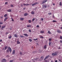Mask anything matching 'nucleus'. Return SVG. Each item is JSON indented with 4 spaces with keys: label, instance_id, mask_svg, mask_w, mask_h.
I'll return each mask as SVG.
<instances>
[{
    "label": "nucleus",
    "instance_id": "1",
    "mask_svg": "<svg viewBox=\"0 0 62 62\" xmlns=\"http://www.w3.org/2000/svg\"><path fill=\"white\" fill-rule=\"evenodd\" d=\"M57 54V52H55V53H52V55H53L54 56H55Z\"/></svg>",
    "mask_w": 62,
    "mask_h": 62
},
{
    "label": "nucleus",
    "instance_id": "2",
    "mask_svg": "<svg viewBox=\"0 0 62 62\" xmlns=\"http://www.w3.org/2000/svg\"><path fill=\"white\" fill-rule=\"evenodd\" d=\"M2 62H7V60L5 59H4L2 60Z\"/></svg>",
    "mask_w": 62,
    "mask_h": 62
},
{
    "label": "nucleus",
    "instance_id": "3",
    "mask_svg": "<svg viewBox=\"0 0 62 62\" xmlns=\"http://www.w3.org/2000/svg\"><path fill=\"white\" fill-rule=\"evenodd\" d=\"M43 2H42V4H44V3H45V2H47V0H43Z\"/></svg>",
    "mask_w": 62,
    "mask_h": 62
},
{
    "label": "nucleus",
    "instance_id": "4",
    "mask_svg": "<svg viewBox=\"0 0 62 62\" xmlns=\"http://www.w3.org/2000/svg\"><path fill=\"white\" fill-rule=\"evenodd\" d=\"M8 49H9L10 52V53H11V51H12V50H11V48L10 47H9L8 48Z\"/></svg>",
    "mask_w": 62,
    "mask_h": 62
},
{
    "label": "nucleus",
    "instance_id": "5",
    "mask_svg": "<svg viewBox=\"0 0 62 62\" xmlns=\"http://www.w3.org/2000/svg\"><path fill=\"white\" fill-rule=\"evenodd\" d=\"M42 7L43 8H47V6L46 5H43Z\"/></svg>",
    "mask_w": 62,
    "mask_h": 62
},
{
    "label": "nucleus",
    "instance_id": "6",
    "mask_svg": "<svg viewBox=\"0 0 62 62\" xmlns=\"http://www.w3.org/2000/svg\"><path fill=\"white\" fill-rule=\"evenodd\" d=\"M49 57V55H48V56H47L44 59V60H45L46 59H47V58H48Z\"/></svg>",
    "mask_w": 62,
    "mask_h": 62
},
{
    "label": "nucleus",
    "instance_id": "7",
    "mask_svg": "<svg viewBox=\"0 0 62 62\" xmlns=\"http://www.w3.org/2000/svg\"><path fill=\"white\" fill-rule=\"evenodd\" d=\"M57 33H61V31L60 30H57Z\"/></svg>",
    "mask_w": 62,
    "mask_h": 62
},
{
    "label": "nucleus",
    "instance_id": "8",
    "mask_svg": "<svg viewBox=\"0 0 62 62\" xmlns=\"http://www.w3.org/2000/svg\"><path fill=\"white\" fill-rule=\"evenodd\" d=\"M6 27V26H3L2 27L1 29H3L4 28H5Z\"/></svg>",
    "mask_w": 62,
    "mask_h": 62
},
{
    "label": "nucleus",
    "instance_id": "9",
    "mask_svg": "<svg viewBox=\"0 0 62 62\" xmlns=\"http://www.w3.org/2000/svg\"><path fill=\"white\" fill-rule=\"evenodd\" d=\"M23 5H24V6H29L30 4H25L24 3L23 4Z\"/></svg>",
    "mask_w": 62,
    "mask_h": 62
},
{
    "label": "nucleus",
    "instance_id": "10",
    "mask_svg": "<svg viewBox=\"0 0 62 62\" xmlns=\"http://www.w3.org/2000/svg\"><path fill=\"white\" fill-rule=\"evenodd\" d=\"M38 4L37 2H36L35 3H34L32 4V6H35V5H36V4Z\"/></svg>",
    "mask_w": 62,
    "mask_h": 62
},
{
    "label": "nucleus",
    "instance_id": "11",
    "mask_svg": "<svg viewBox=\"0 0 62 62\" xmlns=\"http://www.w3.org/2000/svg\"><path fill=\"white\" fill-rule=\"evenodd\" d=\"M17 44H20V43H21L19 42V41L18 40L16 42Z\"/></svg>",
    "mask_w": 62,
    "mask_h": 62
},
{
    "label": "nucleus",
    "instance_id": "12",
    "mask_svg": "<svg viewBox=\"0 0 62 62\" xmlns=\"http://www.w3.org/2000/svg\"><path fill=\"white\" fill-rule=\"evenodd\" d=\"M40 33H44V31H40Z\"/></svg>",
    "mask_w": 62,
    "mask_h": 62
},
{
    "label": "nucleus",
    "instance_id": "13",
    "mask_svg": "<svg viewBox=\"0 0 62 62\" xmlns=\"http://www.w3.org/2000/svg\"><path fill=\"white\" fill-rule=\"evenodd\" d=\"M8 18V17H6L4 19V22H6V20H7Z\"/></svg>",
    "mask_w": 62,
    "mask_h": 62
},
{
    "label": "nucleus",
    "instance_id": "14",
    "mask_svg": "<svg viewBox=\"0 0 62 62\" xmlns=\"http://www.w3.org/2000/svg\"><path fill=\"white\" fill-rule=\"evenodd\" d=\"M14 36L15 37H16V38H17L18 37V36L16 34H15L14 35Z\"/></svg>",
    "mask_w": 62,
    "mask_h": 62
},
{
    "label": "nucleus",
    "instance_id": "15",
    "mask_svg": "<svg viewBox=\"0 0 62 62\" xmlns=\"http://www.w3.org/2000/svg\"><path fill=\"white\" fill-rule=\"evenodd\" d=\"M7 11V12H11V10L10 9H8Z\"/></svg>",
    "mask_w": 62,
    "mask_h": 62
},
{
    "label": "nucleus",
    "instance_id": "16",
    "mask_svg": "<svg viewBox=\"0 0 62 62\" xmlns=\"http://www.w3.org/2000/svg\"><path fill=\"white\" fill-rule=\"evenodd\" d=\"M20 20H21V21H23V20H24V18H21L20 19Z\"/></svg>",
    "mask_w": 62,
    "mask_h": 62
},
{
    "label": "nucleus",
    "instance_id": "17",
    "mask_svg": "<svg viewBox=\"0 0 62 62\" xmlns=\"http://www.w3.org/2000/svg\"><path fill=\"white\" fill-rule=\"evenodd\" d=\"M31 14H34L35 13V12H34V11H31Z\"/></svg>",
    "mask_w": 62,
    "mask_h": 62
},
{
    "label": "nucleus",
    "instance_id": "18",
    "mask_svg": "<svg viewBox=\"0 0 62 62\" xmlns=\"http://www.w3.org/2000/svg\"><path fill=\"white\" fill-rule=\"evenodd\" d=\"M28 15V14H27V13H25L24 14V16H27V15Z\"/></svg>",
    "mask_w": 62,
    "mask_h": 62
},
{
    "label": "nucleus",
    "instance_id": "19",
    "mask_svg": "<svg viewBox=\"0 0 62 62\" xmlns=\"http://www.w3.org/2000/svg\"><path fill=\"white\" fill-rule=\"evenodd\" d=\"M8 48V46H6L5 47V50H6Z\"/></svg>",
    "mask_w": 62,
    "mask_h": 62
},
{
    "label": "nucleus",
    "instance_id": "20",
    "mask_svg": "<svg viewBox=\"0 0 62 62\" xmlns=\"http://www.w3.org/2000/svg\"><path fill=\"white\" fill-rule=\"evenodd\" d=\"M23 35L25 36H28V35L26 34H23Z\"/></svg>",
    "mask_w": 62,
    "mask_h": 62
},
{
    "label": "nucleus",
    "instance_id": "21",
    "mask_svg": "<svg viewBox=\"0 0 62 62\" xmlns=\"http://www.w3.org/2000/svg\"><path fill=\"white\" fill-rule=\"evenodd\" d=\"M27 27H31V25H28L27 26Z\"/></svg>",
    "mask_w": 62,
    "mask_h": 62
},
{
    "label": "nucleus",
    "instance_id": "22",
    "mask_svg": "<svg viewBox=\"0 0 62 62\" xmlns=\"http://www.w3.org/2000/svg\"><path fill=\"white\" fill-rule=\"evenodd\" d=\"M46 47H47L46 45H45L44 46V49H46Z\"/></svg>",
    "mask_w": 62,
    "mask_h": 62
},
{
    "label": "nucleus",
    "instance_id": "23",
    "mask_svg": "<svg viewBox=\"0 0 62 62\" xmlns=\"http://www.w3.org/2000/svg\"><path fill=\"white\" fill-rule=\"evenodd\" d=\"M13 54H15V50H14L12 52Z\"/></svg>",
    "mask_w": 62,
    "mask_h": 62
},
{
    "label": "nucleus",
    "instance_id": "24",
    "mask_svg": "<svg viewBox=\"0 0 62 62\" xmlns=\"http://www.w3.org/2000/svg\"><path fill=\"white\" fill-rule=\"evenodd\" d=\"M28 22L29 23H31V21L30 20H28Z\"/></svg>",
    "mask_w": 62,
    "mask_h": 62
},
{
    "label": "nucleus",
    "instance_id": "25",
    "mask_svg": "<svg viewBox=\"0 0 62 62\" xmlns=\"http://www.w3.org/2000/svg\"><path fill=\"white\" fill-rule=\"evenodd\" d=\"M53 23H55V22H57V21H55V20H53Z\"/></svg>",
    "mask_w": 62,
    "mask_h": 62
},
{
    "label": "nucleus",
    "instance_id": "26",
    "mask_svg": "<svg viewBox=\"0 0 62 62\" xmlns=\"http://www.w3.org/2000/svg\"><path fill=\"white\" fill-rule=\"evenodd\" d=\"M7 14H5L4 16V17H7Z\"/></svg>",
    "mask_w": 62,
    "mask_h": 62
},
{
    "label": "nucleus",
    "instance_id": "27",
    "mask_svg": "<svg viewBox=\"0 0 62 62\" xmlns=\"http://www.w3.org/2000/svg\"><path fill=\"white\" fill-rule=\"evenodd\" d=\"M60 6H62V3H61V2H60V4H59Z\"/></svg>",
    "mask_w": 62,
    "mask_h": 62
},
{
    "label": "nucleus",
    "instance_id": "28",
    "mask_svg": "<svg viewBox=\"0 0 62 62\" xmlns=\"http://www.w3.org/2000/svg\"><path fill=\"white\" fill-rule=\"evenodd\" d=\"M48 34H51V32H50V31H48Z\"/></svg>",
    "mask_w": 62,
    "mask_h": 62
},
{
    "label": "nucleus",
    "instance_id": "29",
    "mask_svg": "<svg viewBox=\"0 0 62 62\" xmlns=\"http://www.w3.org/2000/svg\"><path fill=\"white\" fill-rule=\"evenodd\" d=\"M29 41H30V42H31V41H32V40L31 39H29Z\"/></svg>",
    "mask_w": 62,
    "mask_h": 62
},
{
    "label": "nucleus",
    "instance_id": "30",
    "mask_svg": "<svg viewBox=\"0 0 62 62\" xmlns=\"http://www.w3.org/2000/svg\"><path fill=\"white\" fill-rule=\"evenodd\" d=\"M11 36L10 35V37H8V38L10 39H11Z\"/></svg>",
    "mask_w": 62,
    "mask_h": 62
},
{
    "label": "nucleus",
    "instance_id": "31",
    "mask_svg": "<svg viewBox=\"0 0 62 62\" xmlns=\"http://www.w3.org/2000/svg\"><path fill=\"white\" fill-rule=\"evenodd\" d=\"M7 53H8V52H9V50H8V49L7 50Z\"/></svg>",
    "mask_w": 62,
    "mask_h": 62
},
{
    "label": "nucleus",
    "instance_id": "32",
    "mask_svg": "<svg viewBox=\"0 0 62 62\" xmlns=\"http://www.w3.org/2000/svg\"><path fill=\"white\" fill-rule=\"evenodd\" d=\"M35 20V18H33V19H32V22H33V21H34V20Z\"/></svg>",
    "mask_w": 62,
    "mask_h": 62
},
{
    "label": "nucleus",
    "instance_id": "33",
    "mask_svg": "<svg viewBox=\"0 0 62 62\" xmlns=\"http://www.w3.org/2000/svg\"><path fill=\"white\" fill-rule=\"evenodd\" d=\"M60 39H62V36H60Z\"/></svg>",
    "mask_w": 62,
    "mask_h": 62
},
{
    "label": "nucleus",
    "instance_id": "34",
    "mask_svg": "<svg viewBox=\"0 0 62 62\" xmlns=\"http://www.w3.org/2000/svg\"><path fill=\"white\" fill-rule=\"evenodd\" d=\"M51 43H50V42H49V46H50V45H51Z\"/></svg>",
    "mask_w": 62,
    "mask_h": 62
},
{
    "label": "nucleus",
    "instance_id": "35",
    "mask_svg": "<svg viewBox=\"0 0 62 62\" xmlns=\"http://www.w3.org/2000/svg\"><path fill=\"white\" fill-rule=\"evenodd\" d=\"M37 39H38L37 38L36 39H33V40H37Z\"/></svg>",
    "mask_w": 62,
    "mask_h": 62
},
{
    "label": "nucleus",
    "instance_id": "36",
    "mask_svg": "<svg viewBox=\"0 0 62 62\" xmlns=\"http://www.w3.org/2000/svg\"><path fill=\"white\" fill-rule=\"evenodd\" d=\"M40 39H41L42 38H43V36H41L40 37Z\"/></svg>",
    "mask_w": 62,
    "mask_h": 62
},
{
    "label": "nucleus",
    "instance_id": "37",
    "mask_svg": "<svg viewBox=\"0 0 62 62\" xmlns=\"http://www.w3.org/2000/svg\"><path fill=\"white\" fill-rule=\"evenodd\" d=\"M52 40V39L50 38L49 39V41H51V40Z\"/></svg>",
    "mask_w": 62,
    "mask_h": 62
},
{
    "label": "nucleus",
    "instance_id": "38",
    "mask_svg": "<svg viewBox=\"0 0 62 62\" xmlns=\"http://www.w3.org/2000/svg\"><path fill=\"white\" fill-rule=\"evenodd\" d=\"M10 62H13V60H10Z\"/></svg>",
    "mask_w": 62,
    "mask_h": 62
},
{
    "label": "nucleus",
    "instance_id": "39",
    "mask_svg": "<svg viewBox=\"0 0 62 62\" xmlns=\"http://www.w3.org/2000/svg\"><path fill=\"white\" fill-rule=\"evenodd\" d=\"M0 24H3V23L0 22Z\"/></svg>",
    "mask_w": 62,
    "mask_h": 62
},
{
    "label": "nucleus",
    "instance_id": "40",
    "mask_svg": "<svg viewBox=\"0 0 62 62\" xmlns=\"http://www.w3.org/2000/svg\"><path fill=\"white\" fill-rule=\"evenodd\" d=\"M29 31L30 32H31V31L30 30H29Z\"/></svg>",
    "mask_w": 62,
    "mask_h": 62
},
{
    "label": "nucleus",
    "instance_id": "41",
    "mask_svg": "<svg viewBox=\"0 0 62 62\" xmlns=\"http://www.w3.org/2000/svg\"><path fill=\"white\" fill-rule=\"evenodd\" d=\"M41 59H42V58L43 59V57L42 56H41Z\"/></svg>",
    "mask_w": 62,
    "mask_h": 62
},
{
    "label": "nucleus",
    "instance_id": "42",
    "mask_svg": "<svg viewBox=\"0 0 62 62\" xmlns=\"http://www.w3.org/2000/svg\"><path fill=\"white\" fill-rule=\"evenodd\" d=\"M20 37L21 38H23V36H20Z\"/></svg>",
    "mask_w": 62,
    "mask_h": 62
},
{
    "label": "nucleus",
    "instance_id": "43",
    "mask_svg": "<svg viewBox=\"0 0 62 62\" xmlns=\"http://www.w3.org/2000/svg\"><path fill=\"white\" fill-rule=\"evenodd\" d=\"M48 14L49 15H51V13H48Z\"/></svg>",
    "mask_w": 62,
    "mask_h": 62
},
{
    "label": "nucleus",
    "instance_id": "44",
    "mask_svg": "<svg viewBox=\"0 0 62 62\" xmlns=\"http://www.w3.org/2000/svg\"><path fill=\"white\" fill-rule=\"evenodd\" d=\"M43 20V18H42L41 19V21H42Z\"/></svg>",
    "mask_w": 62,
    "mask_h": 62
},
{
    "label": "nucleus",
    "instance_id": "45",
    "mask_svg": "<svg viewBox=\"0 0 62 62\" xmlns=\"http://www.w3.org/2000/svg\"><path fill=\"white\" fill-rule=\"evenodd\" d=\"M36 27H39V25H37L36 26Z\"/></svg>",
    "mask_w": 62,
    "mask_h": 62
},
{
    "label": "nucleus",
    "instance_id": "46",
    "mask_svg": "<svg viewBox=\"0 0 62 62\" xmlns=\"http://www.w3.org/2000/svg\"><path fill=\"white\" fill-rule=\"evenodd\" d=\"M20 54L21 55H22V52H20Z\"/></svg>",
    "mask_w": 62,
    "mask_h": 62
},
{
    "label": "nucleus",
    "instance_id": "47",
    "mask_svg": "<svg viewBox=\"0 0 62 62\" xmlns=\"http://www.w3.org/2000/svg\"><path fill=\"white\" fill-rule=\"evenodd\" d=\"M11 19H12V21H14V20L13 19V18H11Z\"/></svg>",
    "mask_w": 62,
    "mask_h": 62
},
{
    "label": "nucleus",
    "instance_id": "48",
    "mask_svg": "<svg viewBox=\"0 0 62 62\" xmlns=\"http://www.w3.org/2000/svg\"><path fill=\"white\" fill-rule=\"evenodd\" d=\"M60 42H61V43H62V40H60Z\"/></svg>",
    "mask_w": 62,
    "mask_h": 62
},
{
    "label": "nucleus",
    "instance_id": "49",
    "mask_svg": "<svg viewBox=\"0 0 62 62\" xmlns=\"http://www.w3.org/2000/svg\"><path fill=\"white\" fill-rule=\"evenodd\" d=\"M1 41H2V40L1 39H0V42H1Z\"/></svg>",
    "mask_w": 62,
    "mask_h": 62
},
{
    "label": "nucleus",
    "instance_id": "50",
    "mask_svg": "<svg viewBox=\"0 0 62 62\" xmlns=\"http://www.w3.org/2000/svg\"><path fill=\"white\" fill-rule=\"evenodd\" d=\"M8 4V2H6L5 3V4Z\"/></svg>",
    "mask_w": 62,
    "mask_h": 62
},
{
    "label": "nucleus",
    "instance_id": "51",
    "mask_svg": "<svg viewBox=\"0 0 62 62\" xmlns=\"http://www.w3.org/2000/svg\"><path fill=\"white\" fill-rule=\"evenodd\" d=\"M11 7H13V5H11Z\"/></svg>",
    "mask_w": 62,
    "mask_h": 62
},
{
    "label": "nucleus",
    "instance_id": "52",
    "mask_svg": "<svg viewBox=\"0 0 62 62\" xmlns=\"http://www.w3.org/2000/svg\"><path fill=\"white\" fill-rule=\"evenodd\" d=\"M0 18H1V19H2V18H3V17L2 16L0 17Z\"/></svg>",
    "mask_w": 62,
    "mask_h": 62
},
{
    "label": "nucleus",
    "instance_id": "53",
    "mask_svg": "<svg viewBox=\"0 0 62 62\" xmlns=\"http://www.w3.org/2000/svg\"><path fill=\"white\" fill-rule=\"evenodd\" d=\"M58 49H60V47H59L58 48Z\"/></svg>",
    "mask_w": 62,
    "mask_h": 62
},
{
    "label": "nucleus",
    "instance_id": "54",
    "mask_svg": "<svg viewBox=\"0 0 62 62\" xmlns=\"http://www.w3.org/2000/svg\"><path fill=\"white\" fill-rule=\"evenodd\" d=\"M57 62V60H56L55 61V62Z\"/></svg>",
    "mask_w": 62,
    "mask_h": 62
},
{
    "label": "nucleus",
    "instance_id": "55",
    "mask_svg": "<svg viewBox=\"0 0 62 62\" xmlns=\"http://www.w3.org/2000/svg\"><path fill=\"white\" fill-rule=\"evenodd\" d=\"M53 5L54 6V5H55V4H54V3H53Z\"/></svg>",
    "mask_w": 62,
    "mask_h": 62
},
{
    "label": "nucleus",
    "instance_id": "56",
    "mask_svg": "<svg viewBox=\"0 0 62 62\" xmlns=\"http://www.w3.org/2000/svg\"><path fill=\"white\" fill-rule=\"evenodd\" d=\"M23 5L21 4V7H23Z\"/></svg>",
    "mask_w": 62,
    "mask_h": 62
},
{
    "label": "nucleus",
    "instance_id": "57",
    "mask_svg": "<svg viewBox=\"0 0 62 62\" xmlns=\"http://www.w3.org/2000/svg\"><path fill=\"white\" fill-rule=\"evenodd\" d=\"M8 34V32H7V33H6V34Z\"/></svg>",
    "mask_w": 62,
    "mask_h": 62
},
{
    "label": "nucleus",
    "instance_id": "58",
    "mask_svg": "<svg viewBox=\"0 0 62 62\" xmlns=\"http://www.w3.org/2000/svg\"><path fill=\"white\" fill-rule=\"evenodd\" d=\"M24 9H25V8H23Z\"/></svg>",
    "mask_w": 62,
    "mask_h": 62
},
{
    "label": "nucleus",
    "instance_id": "59",
    "mask_svg": "<svg viewBox=\"0 0 62 62\" xmlns=\"http://www.w3.org/2000/svg\"><path fill=\"white\" fill-rule=\"evenodd\" d=\"M33 62H35V61H34V60H33Z\"/></svg>",
    "mask_w": 62,
    "mask_h": 62
},
{
    "label": "nucleus",
    "instance_id": "60",
    "mask_svg": "<svg viewBox=\"0 0 62 62\" xmlns=\"http://www.w3.org/2000/svg\"><path fill=\"white\" fill-rule=\"evenodd\" d=\"M51 62H53V61H51Z\"/></svg>",
    "mask_w": 62,
    "mask_h": 62
},
{
    "label": "nucleus",
    "instance_id": "61",
    "mask_svg": "<svg viewBox=\"0 0 62 62\" xmlns=\"http://www.w3.org/2000/svg\"><path fill=\"white\" fill-rule=\"evenodd\" d=\"M61 21H62V19H61Z\"/></svg>",
    "mask_w": 62,
    "mask_h": 62
},
{
    "label": "nucleus",
    "instance_id": "62",
    "mask_svg": "<svg viewBox=\"0 0 62 62\" xmlns=\"http://www.w3.org/2000/svg\"><path fill=\"white\" fill-rule=\"evenodd\" d=\"M61 29H62V27H61Z\"/></svg>",
    "mask_w": 62,
    "mask_h": 62
},
{
    "label": "nucleus",
    "instance_id": "63",
    "mask_svg": "<svg viewBox=\"0 0 62 62\" xmlns=\"http://www.w3.org/2000/svg\"><path fill=\"white\" fill-rule=\"evenodd\" d=\"M1 25H0V28H1Z\"/></svg>",
    "mask_w": 62,
    "mask_h": 62
},
{
    "label": "nucleus",
    "instance_id": "64",
    "mask_svg": "<svg viewBox=\"0 0 62 62\" xmlns=\"http://www.w3.org/2000/svg\"><path fill=\"white\" fill-rule=\"evenodd\" d=\"M59 60V61H60V60Z\"/></svg>",
    "mask_w": 62,
    "mask_h": 62
}]
</instances>
